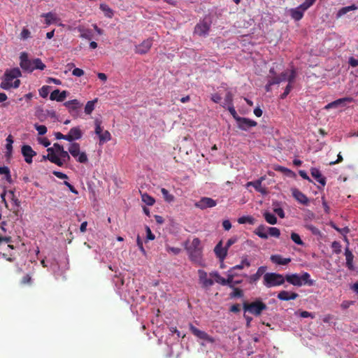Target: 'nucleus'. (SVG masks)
Instances as JSON below:
<instances>
[{
  "instance_id": "17",
  "label": "nucleus",
  "mask_w": 358,
  "mask_h": 358,
  "mask_svg": "<svg viewBox=\"0 0 358 358\" xmlns=\"http://www.w3.org/2000/svg\"><path fill=\"white\" fill-rule=\"evenodd\" d=\"M228 250L222 246V241H220L215 247L214 252L217 256V257L221 261L223 262L227 255Z\"/></svg>"
},
{
  "instance_id": "3",
  "label": "nucleus",
  "mask_w": 358,
  "mask_h": 358,
  "mask_svg": "<svg viewBox=\"0 0 358 358\" xmlns=\"http://www.w3.org/2000/svg\"><path fill=\"white\" fill-rule=\"evenodd\" d=\"M310 274L307 272L303 273L301 276L297 273L294 274H287L285 276V280L289 283L297 286L301 287L303 284H306L309 286L313 285V280L310 279Z\"/></svg>"
},
{
  "instance_id": "25",
  "label": "nucleus",
  "mask_w": 358,
  "mask_h": 358,
  "mask_svg": "<svg viewBox=\"0 0 358 358\" xmlns=\"http://www.w3.org/2000/svg\"><path fill=\"white\" fill-rule=\"evenodd\" d=\"M310 173L313 178H314L317 182L321 184L322 186L326 185V178L324 177L320 171L316 168H313L310 170Z\"/></svg>"
},
{
  "instance_id": "56",
  "label": "nucleus",
  "mask_w": 358,
  "mask_h": 358,
  "mask_svg": "<svg viewBox=\"0 0 358 358\" xmlns=\"http://www.w3.org/2000/svg\"><path fill=\"white\" fill-rule=\"evenodd\" d=\"M34 127L39 135H44L47 132V127L45 125L35 124Z\"/></svg>"
},
{
  "instance_id": "48",
  "label": "nucleus",
  "mask_w": 358,
  "mask_h": 358,
  "mask_svg": "<svg viewBox=\"0 0 358 358\" xmlns=\"http://www.w3.org/2000/svg\"><path fill=\"white\" fill-rule=\"evenodd\" d=\"M234 276V273H233L232 272H229L227 275V278L225 279V285H228L230 288H234V285L233 283Z\"/></svg>"
},
{
  "instance_id": "30",
  "label": "nucleus",
  "mask_w": 358,
  "mask_h": 358,
  "mask_svg": "<svg viewBox=\"0 0 358 358\" xmlns=\"http://www.w3.org/2000/svg\"><path fill=\"white\" fill-rule=\"evenodd\" d=\"M3 243H7V248L10 250H14L13 241L10 236H3L0 233V246Z\"/></svg>"
},
{
  "instance_id": "62",
  "label": "nucleus",
  "mask_w": 358,
  "mask_h": 358,
  "mask_svg": "<svg viewBox=\"0 0 358 358\" xmlns=\"http://www.w3.org/2000/svg\"><path fill=\"white\" fill-rule=\"evenodd\" d=\"M166 250L169 252H172L174 255H178L181 252V249L179 248H175V247H167Z\"/></svg>"
},
{
  "instance_id": "29",
  "label": "nucleus",
  "mask_w": 358,
  "mask_h": 358,
  "mask_svg": "<svg viewBox=\"0 0 358 358\" xmlns=\"http://www.w3.org/2000/svg\"><path fill=\"white\" fill-rule=\"evenodd\" d=\"M266 270V266H260V267H259L257 271V272H256V273H255L253 275H250L248 277L249 278L250 283H253V282H255L257 280H259V278H261V276L264 273Z\"/></svg>"
},
{
  "instance_id": "57",
  "label": "nucleus",
  "mask_w": 358,
  "mask_h": 358,
  "mask_svg": "<svg viewBox=\"0 0 358 358\" xmlns=\"http://www.w3.org/2000/svg\"><path fill=\"white\" fill-rule=\"evenodd\" d=\"M227 109L236 121L238 120V118L241 117L240 116L238 115L233 104L229 106Z\"/></svg>"
},
{
  "instance_id": "6",
  "label": "nucleus",
  "mask_w": 358,
  "mask_h": 358,
  "mask_svg": "<svg viewBox=\"0 0 358 358\" xmlns=\"http://www.w3.org/2000/svg\"><path fill=\"white\" fill-rule=\"evenodd\" d=\"M266 309L267 306L259 299L250 303L247 302L243 303V310L256 316L260 315L262 311Z\"/></svg>"
},
{
  "instance_id": "50",
  "label": "nucleus",
  "mask_w": 358,
  "mask_h": 358,
  "mask_svg": "<svg viewBox=\"0 0 358 358\" xmlns=\"http://www.w3.org/2000/svg\"><path fill=\"white\" fill-rule=\"evenodd\" d=\"M291 239L297 245H303L304 244L300 236L296 233L292 232L291 234Z\"/></svg>"
},
{
  "instance_id": "31",
  "label": "nucleus",
  "mask_w": 358,
  "mask_h": 358,
  "mask_svg": "<svg viewBox=\"0 0 358 358\" xmlns=\"http://www.w3.org/2000/svg\"><path fill=\"white\" fill-rule=\"evenodd\" d=\"M266 230L267 227L263 224H261L254 231V233L261 238L267 239L268 236L266 232Z\"/></svg>"
},
{
  "instance_id": "27",
  "label": "nucleus",
  "mask_w": 358,
  "mask_h": 358,
  "mask_svg": "<svg viewBox=\"0 0 358 358\" xmlns=\"http://www.w3.org/2000/svg\"><path fill=\"white\" fill-rule=\"evenodd\" d=\"M271 261L278 265H287L291 262V259L283 258L280 255H273L271 256Z\"/></svg>"
},
{
  "instance_id": "61",
  "label": "nucleus",
  "mask_w": 358,
  "mask_h": 358,
  "mask_svg": "<svg viewBox=\"0 0 358 358\" xmlns=\"http://www.w3.org/2000/svg\"><path fill=\"white\" fill-rule=\"evenodd\" d=\"M237 241V237H232L227 241L224 247L228 250L233 244L236 243Z\"/></svg>"
},
{
  "instance_id": "60",
  "label": "nucleus",
  "mask_w": 358,
  "mask_h": 358,
  "mask_svg": "<svg viewBox=\"0 0 358 358\" xmlns=\"http://www.w3.org/2000/svg\"><path fill=\"white\" fill-rule=\"evenodd\" d=\"M31 283V277L30 275H25L21 280L22 285H30Z\"/></svg>"
},
{
  "instance_id": "35",
  "label": "nucleus",
  "mask_w": 358,
  "mask_h": 358,
  "mask_svg": "<svg viewBox=\"0 0 358 358\" xmlns=\"http://www.w3.org/2000/svg\"><path fill=\"white\" fill-rule=\"evenodd\" d=\"M68 150L73 157H78L80 154V146L78 143H71Z\"/></svg>"
},
{
  "instance_id": "4",
  "label": "nucleus",
  "mask_w": 358,
  "mask_h": 358,
  "mask_svg": "<svg viewBox=\"0 0 358 358\" xmlns=\"http://www.w3.org/2000/svg\"><path fill=\"white\" fill-rule=\"evenodd\" d=\"M94 134L99 138V144H103L111 138L110 132L102 127V117L100 115L94 119Z\"/></svg>"
},
{
  "instance_id": "19",
  "label": "nucleus",
  "mask_w": 358,
  "mask_h": 358,
  "mask_svg": "<svg viewBox=\"0 0 358 358\" xmlns=\"http://www.w3.org/2000/svg\"><path fill=\"white\" fill-rule=\"evenodd\" d=\"M352 101V99L350 98V97L338 99H337L334 101H332V102L328 103L327 105H326L324 108L329 109V108H337L339 106H344L346 103L351 102Z\"/></svg>"
},
{
  "instance_id": "9",
  "label": "nucleus",
  "mask_w": 358,
  "mask_h": 358,
  "mask_svg": "<svg viewBox=\"0 0 358 358\" xmlns=\"http://www.w3.org/2000/svg\"><path fill=\"white\" fill-rule=\"evenodd\" d=\"M47 151L48 153L46 157H58V154H62V157H69L68 152L64 151L63 146L58 143H55L53 147L48 148Z\"/></svg>"
},
{
  "instance_id": "53",
  "label": "nucleus",
  "mask_w": 358,
  "mask_h": 358,
  "mask_svg": "<svg viewBox=\"0 0 358 358\" xmlns=\"http://www.w3.org/2000/svg\"><path fill=\"white\" fill-rule=\"evenodd\" d=\"M233 101V94L231 92H227L224 98V105L231 106Z\"/></svg>"
},
{
  "instance_id": "39",
  "label": "nucleus",
  "mask_w": 358,
  "mask_h": 358,
  "mask_svg": "<svg viewBox=\"0 0 358 358\" xmlns=\"http://www.w3.org/2000/svg\"><path fill=\"white\" fill-rule=\"evenodd\" d=\"M141 199L145 203H146L148 206H152L155 202V199L152 196L148 194L147 193L141 194Z\"/></svg>"
},
{
  "instance_id": "7",
  "label": "nucleus",
  "mask_w": 358,
  "mask_h": 358,
  "mask_svg": "<svg viewBox=\"0 0 358 358\" xmlns=\"http://www.w3.org/2000/svg\"><path fill=\"white\" fill-rule=\"evenodd\" d=\"M210 21L203 19L200 21L194 27V33L200 36H205L208 34L210 28Z\"/></svg>"
},
{
  "instance_id": "37",
  "label": "nucleus",
  "mask_w": 358,
  "mask_h": 358,
  "mask_svg": "<svg viewBox=\"0 0 358 358\" xmlns=\"http://www.w3.org/2000/svg\"><path fill=\"white\" fill-rule=\"evenodd\" d=\"M264 217L265 220L270 224H275L277 223V217L275 216V215L269 213V212H265L264 214Z\"/></svg>"
},
{
  "instance_id": "8",
  "label": "nucleus",
  "mask_w": 358,
  "mask_h": 358,
  "mask_svg": "<svg viewBox=\"0 0 358 358\" xmlns=\"http://www.w3.org/2000/svg\"><path fill=\"white\" fill-rule=\"evenodd\" d=\"M189 330L191 333L199 339L206 341L208 343H214V338L210 336L206 332L195 327L192 324H189Z\"/></svg>"
},
{
  "instance_id": "40",
  "label": "nucleus",
  "mask_w": 358,
  "mask_h": 358,
  "mask_svg": "<svg viewBox=\"0 0 358 358\" xmlns=\"http://www.w3.org/2000/svg\"><path fill=\"white\" fill-rule=\"evenodd\" d=\"M161 192L162 194L163 198L166 201L171 203L174 201V196L173 194H171L166 189L162 188Z\"/></svg>"
},
{
  "instance_id": "34",
  "label": "nucleus",
  "mask_w": 358,
  "mask_h": 358,
  "mask_svg": "<svg viewBox=\"0 0 358 358\" xmlns=\"http://www.w3.org/2000/svg\"><path fill=\"white\" fill-rule=\"evenodd\" d=\"M6 152L5 157H10L12 155V149H13L12 145L13 143V136L11 135H9L6 138Z\"/></svg>"
},
{
  "instance_id": "20",
  "label": "nucleus",
  "mask_w": 358,
  "mask_h": 358,
  "mask_svg": "<svg viewBox=\"0 0 358 358\" xmlns=\"http://www.w3.org/2000/svg\"><path fill=\"white\" fill-rule=\"evenodd\" d=\"M189 259L195 263L201 262L202 251L201 249H187Z\"/></svg>"
},
{
  "instance_id": "21",
  "label": "nucleus",
  "mask_w": 358,
  "mask_h": 358,
  "mask_svg": "<svg viewBox=\"0 0 358 358\" xmlns=\"http://www.w3.org/2000/svg\"><path fill=\"white\" fill-rule=\"evenodd\" d=\"M299 294L296 292H289L285 290H282L278 294V299L281 301L294 300L298 298Z\"/></svg>"
},
{
  "instance_id": "51",
  "label": "nucleus",
  "mask_w": 358,
  "mask_h": 358,
  "mask_svg": "<svg viewBox=\"0 0 358 358\" xmlns=\"http://www.w3.org/2000/svg\"><path fill=\"white\" fill-rule=\"evenodd\" d=\"M201 241L198 238H194L189 247L187 248V249H201L200 247Z\"/></svg>"
},
{
  "instance_id": "64",
  "label": "nucleus",
  "mask_w": 358,
  "mask_h": 358,
  "mask_svg": "<svg viewBox=\"0 0 358 358\" xmlns=\"http://www.w3.org/2000/svg\"><path fill=\"white\" fill-rule=\"evenodd\" d=\"M348 63L352 67L358 66V59H356L352 57L349 58Z\"/></svg>"
},
{
  "instance_id": "1",
  "label": "nucleus",
  "mask_w": 358,
  "mask_h": 358,
  "mask_svg": "<svg viewBox=\"0 0 358 358\" xmlns=\"http://www.w3.org/2000/svg\"><path fill=\"white\" fill-rule=\"evenodd\" d=\"M22 76V72L19 68H13L7 69L3 75L2 81L0 84V87L5 90H8L10 88H18L20 85V80L17 79Z\"/></svg>"
},
{
  "instance_id": "12",
  "label": "nucleus",
  "mask_w": 358,
  "mask_h": 358,
  "mask_svg": "<svg viewBox=\"0 0 358 358\" xmlns=\"http://www.w3.org/2000/svg\"><path fill=\"white\" fill-rule=\"evenodd\" d=\"M292 194L293 197L300 203L303 205H308L309 199L302 192L297 188L291 189Z\"/></svg>"
},
{
  "instance_id": "18",
  "label": "nucleus",
  "mask_w": 358,
  "mask_h": 358,
  "mask_svg": "<svg viewBox=\"0 0 358 358\" xmlns=\"http://www.w3.org/2000/svg\"><path fill=\"white\" fill-rule=\"evenodd\" d=\"M307 9H305V7L301 4L296 8L290 10V15L294 20L299 21L303 17L304 12Z\"/></svg>"
},
{
  "instance_id": "28",
  "label": "nucleus",
  "mask_w": 358,
  "mask_h": 358,
  "mask_svg": "<svg viewBox=\"0 0 358 358\" xmlns=\"http://www.w3.org/2000/svg\"><path fill=\"white\" fill-rule=\"evenodd\" d=\"M41 17L45 18V23L46 24V25H50L51 24L56 23L59 20V18L57 17V15L52 12L43 13L41 15Z\"/></svg>"
},
{
  "instance_id": "33",
  "label": "nucleus",
  "mask_w": 358,
  "mask_h": 358,
  "mask_svg": "<svg viewBox=\"0 0 358 358\" xmlns=\"http://www.w3.org/2000/svg\"><path fill=\"white\" fill-rule=\"evenodd\" d=\"M22 154L23 157H35L36 155V152L28 145L22 147Z\"/></svg>"
},
{
  "instance_id": "47",
  "label": "nucleus",
  "mask_w": 358,
  "mask_h": 358,
  "mask_svg": "<svg viewBox=\"0 0 358 358\" xmlns=\"http://www.w3.org/2000/svg\"><path fill=\"white\" fill-rule=\"evenodd\" d=\"M232 289L234 291L230 294L231 298H241L243 296V292L242 289L235 287Z\"/></svg>"
},
{
  "instance_id": "2",
  "label": "nucleus",
  "mask_w": 358,
  "mask_h": 358,
  "mask_svg": "<svg viewBox=\"0 0 358 358\" xmlns=\"http://www.w3.org/2000/svg\"><path fill=\"white\" fill-rule=\"evenodd\" d=\"M20 66L24 71L29 73L33 72L34 70H44L46 66L39 58L30 59L27 52H22L20 56Z\"/></svg>"
},
{
  "instance_id": "45",
  "label": "nucleus",
  "mask_w": 358,
  "mask_h": 358,
  "mask_svg": "<svg viewBox=\"0 0 358 358\" xmlns=\"http://www.w3.org/2000/svg\"><path fill=\"white\" fill-rule=\"evenodd\" d=\"M0 175H5V178L8 182L11 180V176L10 173V170L7 166H1L0 167Z\"/></svg>"
},
{
  "instance_id": "44",
  "label": "nucleus",
  "mask_w": 358,
  "mask_h": 358,
  "mask_svg": "<svg viewBox=\"0 0 358 358\" xmlns=\"http://www.w3.org/2000/svg\"><path fill=\"white\" fill-rule=\"evenodd\" d=\"M238 222L239 224L249 223L253 224L255 223V219L251 216H243L238 218Z\"/></svg>"
},
{
  "instance_id": "59",
  "label": "nucleus",
  "mask_w": 358,
  "mask_h": 358,
  "mask_svg": "<svg viewBox=\"0 0 358 358\" xmlns=\"http://www.w3.org/2000/svg\"><path fill=\"white\" fill-rule=\"evenodd\" d=\"M273 212L276 213L280 218H284L285 217V212L280 207L274 208Z\"/></svg>"
},
{
  "instance_id": "10",
  "label": "nucleus",
  "mask_w": 358,
  "mask_h": 358,
  "mask_svg": "<svg viewBox=\"0 0 358 358\" xmlns=\"http://www.w3.org/2000/svg\"><path fill=\"white\" fill-rule=\"evenodd\" d=\"M238 127L243 131H247L251 127L257 126V123L255 120L246 117L238 118L236 121Z\"/></svg>"
},
{
  "instance_id": "49",
  "label": "nucleus",
  "mask_w": 358,
  "mask_h": 358,
  "mask_svg": "<svg viewBox=\"0 0 358 358\" xmlns=\"http://www.w3.org/2000/svg\"><path fill=\"white\" fill-rule=\"evenodd\" d=\"M66 159L69 158H43V159H49L51 162L57 164L58 166H62L66 162Z\"/></svg>"
},
{
  "instance_id": "58",
  "label": "nucleus",
  "mask_w": 358,
  "mask_h": 358,
  "mask_svg": "<svg viewBox=\"0 0 358 358\" xmlns=\"http://www.w3.org/2000/svg\"><path fill=\"white\" fill-rule=\"evenodd\" d=\"M292 83H288V85L286 86L284 92L280 95V98L282 99H284L287 97V96L289 94L290 91L292 89Z\"/></svg>"
},
{
  "instance_id": "15",
  "label": "nucleus",
  "mask_w": 358,
  "mask_h": 358,
  "mask_svg": "<svg viewBox=\"0 0 358 358\" xmlns=\"http://www.w3.org/2000/svg\"><path fill=\"white\" fill-rule=\"evenodd\" d=\"M199 282L204 288L209 287L214 284V281L211 278H208L207 273L203 270H199Z\"/></svg>"
},
{
  "instance_id": "43",
  "label": "nucleus",
  "mask_w": 358,
  "mask_h": 358,
  "mask_svg": "<svg viewBox=\"0 0 358 358\" xmlns=\"http://www.w3.org/2000/svg\"><path fill=\"white\" fill-rule=\"evenodd\" d=\"M210 275L215 279L216 282L225 285V278H222L217 271L210 273Z\"/></svg>"
},
{
  "instance_id": "63",
  "label": "nucleus",
  "mask_w": 358,
  "mask_h": 358,
  "mask_svg": "<svg viewBox=\"0 0 358 358\" xmlns=\"http://www.w3.org/2000/svg\"><path fill=\"white\" fill-rule=\"evenodd\" d=\"M315 1L316 0H305V1L301 3V5L305 7V9L308 10L311 6L313 5Z\"/></svg>"
},
{
  "instance_id": "54",
  "label": "nucleus",
  "mask_w": 358,
  "mask_h": 358,
  "mask_svg": "<svg viewBox=\"0 0 358 358\" xmlns=\"http://www.w3.org/2000/svg\"><path fill=\"white\" fill-rule=\"evenodd\" d=\"M0 255L6 259L8 262H13L15 259V258L13 257V254L12 252H9V253H6V252H2V253H0Z\"/></svg>"
},
{
  "instance_id": "11",
  "label": "nucleus",
  "mask_w": 358,
  "mask_h": 358,
  "mask_svg": "<svg viewBox=\"0 0 358 358\" xmlns=\"http://www.w3.org/2000/svg\"><path fill=\"white\" fill-rule=\"evenodd\" d=\"M152 45V39L148 38L144 40L141 44L136 45L135 52L140 55L147 53Z\"/></svg>"
},
{
  "instance_id": "13",
  "label": "nucleus",
  "mask_w": 358,
  "mask_h": 358,
  "mask_svg": "<svg viewBox=\"0 0 358 358\" xmlns=\"http://www.w3.org/2000/svg\"><path fill=\"white\" fill-rule=\"evenodd\" d=\"M216 204L217 202L215 200L209 197H203L196 203L195 206L200 209H206L207 208L214 207Z\"/></svg>"
},
{
  "instance_id": "38",
  "label": "nucleus",
  "mask_w": 358,
  "mask_h": 358,
  "mask_svg": "<svg viewBox=\"0 0 358 358\" xmlns=\"http://www.w3.org/2000/svg\"><path fill=\"white\" fill-rule=\"evenodd\" d=\"M244 266H247V267L250 266V262L248 261V259L247 258L242 259L240 264H237V265L233 266L228 272H233V271L236 270V269H238V270L243 269L244 268Z\"/></svg>"
},
{
  "instance_id": "24",
  "label": "nucleus",
  "mask_w": 358,
  "mask_h": 358,
  "mask_svg": "<svg viewBox=\"0 0 358 358\" xmlns=\"http://www.w3.org/2000/svg\"><path fill=\"white\" fill-rule=\"evenodd\" d=\"M82 136L80 129L78 127H73L66 134V140L71 142L74 140L79 139Z\"/></svg>"
},
{
  "instance_id": "22",
  "label": "nucleus",
  "mask_w": 358,
  "mask_h": 358,
  "mask_svg": "<svg viewBox=\"0 0 358 358\" xmlns=\"http://www.w3.org/2000/svg\"><path fill=\"white\" fill-rule=\"evenodd\" d=\"M264 180V177H261L259 179H258L257 180L248 182L247 183V185L252 186L255 189L256 191H257L263 194H265L267 193L266 189L262 186V182Z\"/></svg>"
},
{
  "instance_id": "36",
  "label": "nucleus",
  "mask_w": 358,
  "mask_h": 358,
  "mask_svg": "<svg viewBox=\"0 0 358 358\" xmlns=\"http://www.w3.org/2000/svg\"><path fill=\"white\" fill-rule=\"evenodd\" d=\"M356 9H357V7L355 5H351V6L343 7L338 11L337 17H340L345 15L348 12H350L351 10H356Z\"/></svg>"
},
{
  "instance_id": "14",
  "label": "nucleus",
  "mask_w": 358,
  "mask_h": 358,
  "mask_svg": "<svg viewBox=\"0 0 358 358\" xmlns=\"http://www.w3.org/2000/svg\"><path fill=\"white\" fill-rule=\"evenodd\" d=\"M8 194L11 200V208L13 213L17 216L19 213V208L20 206V201L15 196V192L12 190L8 191Z\"/></svg>"
},
{
  "instance_id": "32",
  "label": "nucleus",
  "mask_w": 358,
  "mask_h": 358,
  "mask_svg": "<svg viewBox=\"0 0 358 358\" xmlns=\"http://www.w3.org/2000/svg\"><path fill=\"white\" fill-rule=\"evenodd\" d=\"M64 105L69 108L70 112L76 111L77 109L81 107L80 103L76 99L66 101Z\"/></svg>"
},
{
  "instance_id": "42",
  "label": "nucleus",
  "mask_w": 358,
  "mask_h": 358,
  "mask_svg": "<svg viewBox=\"0 0 358 358\" xmlns=\"http://www.w3.org/2000/svg\"><path fill=\"white\" fill-rule=\"evenodd\" d=\"M305 227L307 230L310 231L313 235L317 236H322V233L320 230L311 224H307L305 225Z\"/></svg>"
},
{
  "instance_id": "52",
  "label": "nucleus",
  "mask_w": 358,
  "mask_h": 358,
  "mask_svg": "<svg viewBox=\"0 0 358 358\" xmlns=\"http://www.w3.org/2000/svg\"><path fill=\"white\" fill-rule=\"evenodd\" d=\"M50 86L44 85L39 90V94L41 97L45 98L49 94Z\"/></svg>"
},
{
  "instance_id": "26",
  "label": "nucleus",
  "mask_w": 358,
  "mask_h": 358,
  "mask_svg": "<svg viewBox=\"0 0 358 358\" xmlns=\"http://www.w3.org/2000/svg\"><path fill=\"white\" fill-rule=\"evenodd\" d=\"M66 97V92H60L59 90H55L50 94V99L57 101H63Z\"/></svg>"
},
{
  "instance_id": "55",
  "label": "nucleus",
  "mask_w": 358,
  "mask_h": 358,
  "mask_svg": "<svg viewBox=\"0 0 358 358\" xmlns=\"http://www.w3.org/2000/svg\"><path fill=\"white\" fill-rule=\"evenodd\" d=\"M331 248L336 254H339L341 252V245L338 241H334L331 243Z\"/></svg>"
},
{
  "instance_id": "16",
  "label": "nucleus",
  "mask_w": 358,
  "mask_h": 358,
  "mask_svg": "<svg viewBox=\"0 0 358 358\" xmlns=\"http://www.w3.org/2000/svg\"><path fill=\"white\" fill-rule=\"evenodd\" d=\"M280 82L287 81L288 83H292L296 78V71L294 69L287 70L278 76Z\"/></svg>"
},
{
  "instance_id": "41",
  "label": "nucleus",
  "mask_w": 358,
  "mask_h": 358,
  "mask_svg": "<svg viewBox=\"0 0 358 358\" xmlns=\"http://www.w3.org/2000/svg\"><path fill=\"white\" fill-rule=\"evenodd\" d=\"M100 9L104 13L106 17L111 18L113 16V12L108 5L104 3L100 4Z\"/></svg>"
},
{
  "instance_id": "5",
  "label": "nucleus",
  "mask_w": 358,
  "mask_h": 358,
  "mask_svg": "<svg viewBox=\"0 0 358 358\" xmlns=\"http://www.w3.org/2000/svg\"><path fill=\"white\" fill-rule=\"evenodd\" d=\"M285 276L276 273H266L264 275V285L266 287L280 286L284 284Z\"/></svg>"
},
{
  "instance_id": "46",
  "label": "nucleus",
  "mask_w": 358,
  "mask_h": 358,
  "mask_svg": "<svg viewBox=\"0 0 358 358\" xmlns=\"http://www.w3.org/2000/svg\"><path fill=\"white\" fill-rule=\"evenodd\" d=\"M268 234L275 238H278L280 235V231L277 227H267Z\"/></svg>"
},
{
  "instance_id": "23",
  "label": "nucleus",
  "mask_w": 358,
  "mask_h": 358,
  "mask_svg": "<svg viewBox=\"0 0 358 358\" xmlns=\"http://www.w3.org/2000/svg\"><path fill=\"white\" fill-rule=\"evenodd\" d=\"M345 260H346L345 265H346L347 268L350 271H354L355 270V267L353 265L354 255L350 251V250L349 249L348 247H346L345 249Z\"/></svg>"
}]
</instances>
